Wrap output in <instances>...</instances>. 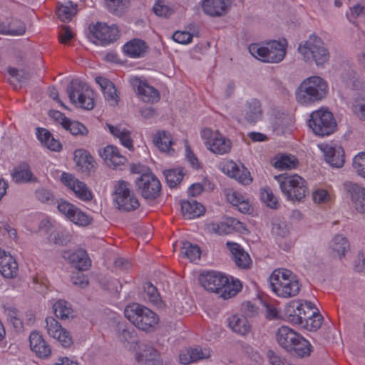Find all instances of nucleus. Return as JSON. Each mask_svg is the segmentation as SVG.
Wrapping results in <instances>:
<instances>
[{"instance_id": "1", "label": "nucleus", "mask_w": 365, "mask_h": 365, "mask_svg": "<svg viewBox=\"0 0 365 365\" xmlns=\"http://www.w3.org/2000/svg\"><path fill=\"white\" fill-rule=\"evenodd\" d=\"M199 282L205 289L219 294L224 299L235 297L242 288L239 280L230 281L226 275L215 271L201 273Z\"/></svg>"}, {"instance_id": "2", "label": "nucleus", "mask_w": 365, "mask_h": 365, "mask_svg": "<svg viewBox=\"0 0 365 365\" xmlns=\"http://www.w3.org/2000/svg\"><path fill=\"white\" fill-rule=\"evenodd\" d=\"M269 282L273 293L282 298L295 297L300 291L301 285L297 277L287 269H274L269 278Z\"/></svg>"}, {"instance_id": "3", "label": "nucleus", "mask_w": 365, "mask_h": 365, "mask_svg": "<svg viewBox=\"0 0 365 365\" xmlns=\"http://www.w3.org/2000/svg\"><path fill=\"white\" fill-rule=\"evenodd\" d=\"M327 82L319 76H311L302 81L296 91L297 102L303 105L322 100L327 92Z\"/></svg>"}, {"instance_id": "4", "label": "nucleus", "mask_w": 365, "mask_h": 365, "mask_svg": "<svg viewBox=\"0 0 365 365\" xmlns=\"http://www.w3.org/2000/svg\"><path fill=\"white\" fill-rule=\"evenodd\" d=\"M124 314L133 325L145 331L154 330L159 322V317L156 313L137 303L125 307Z\"/></svg>"}, {"instance_id": "5", "label": "nucleus", "mask_w": 365, "mask_h": 365, "mask_svg": "<svg viewBox=\"0 0 365 365\" xmlns=\"http://www.w3.org/2000/svg\"><path fill=\"white\" fill-rule=\"evenodd\" d=\"M287 41L282 42L271 41L264 46L252 43L249 46L250 53L257 59L267 63H278L282 61L286 53Z\"/></svg>"}, {"instance_id": "6", "label": "nucleus", "mask_w": 365, "mask_h": 365, "mask_svg": "<svg viewBox=\"0 0 365 365\" xmlns=\"http://www.w3.org/2000/svg\"><path fill=\"white\" fill-rule=\"evenodd\" d=\"M282 194L290 201H301L308 193L307 182L301 176L282 175L277 177Z\"/></svg>"}, {"instance_id": "7", "label": "nucleus", "mask_w": 365, "mask_h": 365, "mask_svg": "<svg viewBox=\"0 0 365 365\" xmlns=\"http://www.w3.org/2000/svg\"><path fill=\"white\" fill-rule=\"evenodd\" d=\"M298 51L305 61H314L317 66L327 62L329 56L324 42L320 38L314 35L310 36L307 41L299 44Z\"/></svg>"}, {"instance_id": "8", "label": "nucleus", "mask_w": 365, "mask_h": 365, "mask_svg": "<svg viewBox=\"0 0 365 365\" xmlns=\"http://www.w3.org/2000/svg\"><path fill=\"white\" fill-rule=\"evenodd\" d=\"M71 102L77 107L91 110L94 107L93 91L86 83L73 80L67 88Z\"/></svg>"}, {"instance_id": "9", "label": "nucleus", "mask_w": 365, "mask_h": 365, "mask_svg": "<svg viewBox=\"0 0 365 365\" xmlns=\"http://www.w3.org/2000/svg\"><path fill=\"white\" fill-rule=\"evenodd\" d=\"M308 125L316 135L325 136L334 133L336 123L331 112L321 108L311 113Z\"/></svg>"}, {"instance_id": "10", "label": "nucleus", "mask_w": 365, "mask_h": 365, "mask_svg": "<svg viewBox=\"0 0 365 365\" xmlns=\"http://www.w3.org/2000/svg\"><path fill=\"white\" fill-rule=\"evenodd\" d=\"M201 137L208 150L215 154L223 155L231 149V142L218 131H212L210 128H204L201 131Z\"/></svg>"}, {"instance_id": "11", "label": "nucleus", "mask_w": 365, "mask_h": 365, "mask_svg": "<svg viewBox=\"0 0 365 365\" xmlns=\"http://www.w3.org/2000/svg\"><path fill=\"white\" fill-rule=\"evenodd\" d=\"M57 208L67 220L78 226L85 227L91 222V217L86 213L66 200H59Z\"/></svg>"}, {"instance_id": "12", "label": "nucleus", "mask_w": 365, "mask_h": 365, "mask_svg": "<svg viewBox=\"0 0 365 365\" xmlns=\"http://www.w3.org/2000/svg\"><path fill=\"white\" fill-rule=\"evenodd\" d=\"M135 185L141 195L146 199L156 198L161 190L160 181L155 175L150 173L141 175L135 180Z\"/></svg>"}, {"instance_id": "13", "label": "nucleus", "mask_w": 365, "mask_h": 365, "mask_svg": "<svg viewBox=\"0 0 365 365\" xmlns=\"http://www.w3.org/2000/svg\"><path fill=\"white\" fill-rule=\"evenodd\" d=\"M115 195V201L120 210L132 211L137 209L140 205L138 199L130 193L128 184L124 181L118 182Z\"/></svg>"}, {"instance_id": "14", "label": "nucleus", "mask_w": 365, "mask_h": 365, "mask_svg": "<svg viewBox=\"0 0 365 365\" xmlns=\"http://www.w3.org/2000/svg\"><path fill=\"white\" fill-rule=\"evenodd\" d=\"M89 30L92 36L103 44L113 42L119 37V30L115 24L109 26L106 24L97 22L90 25Z\"/></svg>"}, {"instance_id": "15", "label": "nucleus", "mask_w": 365, "mask_h": 365, "mask_svg": "<svg viewBox=\"0 0 365 365\" xmlns=\"http://www.w3.org/2000/svg\"><path fill=\"white\" fill-rule=\"evenodd\" d=\"M129 82L143 101L154 103L160 100L158 91L150 86L145 80L134 76L130 78Z\"/></svg>"}, {"instance_id": "16", "label": "nucleus", "mask_w": 365, "mask_h": 365, "mask_svg": "<svg viewBox=\"0 0 365 365\" xmlns=\"http://www.w3.org/2000/svg\"><path fill=\"white\" fill-rule=\"evenodd\" d=\"M46 328L48 334L57 340L63 347H69L73 344V339L69 331L63 328L53 317L46 319Z\"/></svg>"}, {"instance_id": "17", "label": "nucleus", "mask_w": 365, "mask_h": 365, "mask_svg": "<svg viewBox=\"0 0 365 365\" xmlns=\"http://www.w3.org/2000/svg\"><path fill=\"white\" fill-rule=\"evenodd\" d=\"M62 183L73 191L75 195L83 201H89L92 199L93 195L86 185L79 181L73 175L68 173H63L61 176Z\"/></svg>"}, {"instance_id": "18", "label": "nucleus", "mask_w": 365, "mask_h": 365, "mask_svg": "<svg viewBox=\"0 0 365 365\" xmlns=\"http://www.w3.org/2000/svg\"><path fill=\"white\" fill-rule=\"evenodd\" d=\"M311 305V302L292 301L284 307L283 312L284 317L287 322L299 325L302 324V319L305 317L307 310H308L307 307H310Z\"/></svg>"}, {"instance_id": "19", "label": "nucleus", "mask_w": 365, "mask_h": 365, "mask_svg": "<svg viewBox=\"0 0 365 365\" xmlns=\"http://www.w3.org/2000/svg\"><path fill=\"white\" fill-rule=\"evenodd\" d=\"M222 171L243 185H249L252 178L250 171L242 165L240 167L232 160H225L222 164Z\"/></svg>"}, {"instance_id": "20", "label": "nucleus", "mask_w": 365, "mask_h": 365, "mask_svg": "<svg viewBox=\"0 0 365 365\" xmlns=\"http://www.w3.org/2000/svg\"><path fill=\"white\" fill-rule=\"evenodd\" d=\"M0 274L6 279H14L19 274V264L10 252L0 248Z\"/></svg>"}, {"instance_id": "21", "label": "nucleus", "mask_w": 365, "mask_h": 365, "mask_svg": "<svg viewBox=\"0 0 365 365\" xmlns=\"http://www.w3.org/2000/svg\"><path fill=\"white\" fill-rule=\"evenodd\" d=\"M262 110L259 101L255 98L247 101L237 120L240 123L254 124L262 118Z\"/></svg>"}, {"instance_id": "22", "label": "nucleus", "mask_w": 365, "mask_h": 365, "mask_svg": "<svg viewBox=\"0 0 365 365\" xmlns=\"http://www.w3.org/2000/svg\"><path fill=\"white\" fill-rule=\"evenodd\" d=\"M100 155L104 160L106 165L113 169L121 170L127 162L125 156L120 154L117 147L107 145L101 152Z\"/></svg>"}, {"instance_id": "23", "label": "nucleus", "mask_w": 365, "mask_h": 365, "mask_svg": "<svg viewBox=\"0 0 365 365\" xmlns=\"http://www.w3.org/2000/svg\"><path fill=\"white\" fill-rule=\"evenodd\" d=\"M326 162L334 168H341L344 163V150L341 146L322 144L319 146Z\"/></svg>"}, {"instance_id": "24", "label": "nucleus", "mask_w": 365, "mask_h": 365, "mask_svg": "<svg viewBox=\"0 0 365 365\" xmlns=\"http://www.w3.org/2000/svg\"><path fill=\"white\" fill-rule=\"evenodd\" d=\"M63 257L79 271L87 270L91 266V261L86 251L83 249H78L72 252H64Z\"/></svg>"}, {"instance_id": "25", "label": "nucleus", "mask_w": 365, "mask_h": 365, "mask_svg": "<svg viewBox=\"0 0 365 365\" xmlns=\"http://www.w3.org/2000/svg\"><path fill=\"white\" fill-rule=\"evenodd\" d=\"M210 356V350L209 349L196 346L182 350L179 355V360L181 364L188 365L199 360L207 359Z\"/></svg>"}, {"instance_id": "26", "label": "nucleus", "mask_w": 365, "mask_h": 365, "mask_svg": "<svg viewBox=\"0 0 365 365\" xmlns=\"http://www.w3.org/2000/svg\"><path fill=\"white\" fill-rule=\"evenodd\" d=\"M30 348L36 355L41 359L48 358L51 354V346L46 342L42 335L34 331L29 336Z\"/></svg>"}, {"instance_id": "27", "label": "nucleus", "mask_w": 365, "mask_h": 365, "mask_svg": "<svg viewBox=\"0 0 365 365\" xmlns=\"http://www.w3.org/2000/svg\"><path fill=\"white\" fill-rule=\"evenodd\" d=\"M230 4L227 0H203L202 9L205 14L210 16H221L229 10Z\"/></svg>"}, {"instance_id": "28", "label": "nucleus", "mask_w": 365, "mask_h": 365, "mask_svg": "<svg viewBox=\"0 0 365 365\" xmlns=\"http://www.w3.org/2000/svg\"><path fill=\"white\" fill-rule=\"evenodd\" d=\"M74 160L78 169L83 173L89 174L96 168V163L94 158L85 150H75Z\"/></svg>"}, {"instance_id": "29", "label": "nucleus", "mask_w": 365, "mask_h": 365, "mask_svg": "<svg viewBox=\"0 0 365 365\" xmlns=\"http://www.w3.org/2000/svg\"><path fill=\"white\" fill-rule=\"evenodd\" d=\"M95 80L96 82L100 86L103 96L108 103L112 106L118 105L119 101V96L117 94V90L113 82L101 76H97Z\"/></svg>"}, {"instance_id": "30", "label": "nucleus", "mask_w": 365, "mask_h": 365, "mask_svg": "<svg viewBox=\"0 0 365 365\" xmlns=\"http://www.w3.org/2000/svg\"><path fill=\"white\" fill-rule=\"evenodd\" d=\"M306 315L304 319H302V324L299 326L309 331H316L320 328L322 324L323 317L317 312L314 305L312 303L310 307H307Z\"/></svg>"}, {"instance_id": "31", "label": "nucleus", "mask_w": 365, "mask_h": 365, "mask_svg": "<svg viewBox=\"0 0 365 365\" xmlns=\"http://www.w3.org/2000/svg\"><path fill=\"white\" fill-rule=\"evenodd\" d=\"M226 245L230 251L236 265L241 268H247L251 264V259L242 247L239 244L232 242H227Z\"/></svg>"}, {"instance_id": "32", "label": "nucleus", "mask_w": 365, "mask_h": 365, "mask_svg": "<svg viewBox=\"0 0 365 365\" xmlns=\"http://www.w3.org/2000/svg\"><path fill=\"white\" fill-rule=\"evenodd\" d=\"M148 49L146 43L138 38H133L124 44L123 51L125 54L133 58L143 56Z\"/></svg>"}, {"instance_id": "33", "label": "nucleus", "mask_w": 365, "mask_h": 365, "mask_svg": "<svg viewBox=\"0 0 365 365\" xmlns=\"http://www.w3.org/2000/svg\"><path fill=\"white\" fill-rule=\"evenodd\" d=\"M11 175L12 180L16 183H25L36 180L29 165L25 162L14 167Z\"/></svg>"}, {"instance_id": "34", "label": "nucleus", "mask_w": 365, "mask_h": 365, "mask_svg": "<svg viewBox=\"0 0 365 365\" xmlns=\"http://www.w3.org/2000/svg\"><path fill=\"white\" fill-rule=\"evenodd\" d=\"M349 191L354 209L359 213L365 214V188L353 184L350 186Z\"/></svg>"}, {"instance_id": "35", "label": "nucleus", "mask_w": 365, "mask_h": 365, "mask_svg": "<svg viewBox=\"0 0 365 365\" xmlns=\"http://www.w3.org/2000/svg\"><path fill=\"white\" fill-rule=\"evenodd\" d=\"M153 143L162 152L173 155L175 151L172 148L173 138L170 133L161 130L153 137Z\"/></svg>"}, {"instance_id": "36", "label": "nucleus", "mask_w": 365, "mask_h": 365, "mask_svg": "<svg viewBox=\"0 0 365 365\" xmlns=\"http://www.w3.org/2000/svg\"><path fill=\"white\" fill-rule=\"evenodd\" d=\"M181 211L185 218L193 219L202 215L205 207L195 200H187L181 202Z\"/></svg>"}, {"instance_id": "37", "label": "nucleus", "mask_w": 365, "mask_h": 365, "mask_svg": "<svg viewBox=\"0 0 365 365\" xmlns=\"http://www.w3.org/2000/svg\"><path fill=\"white\" fill-rule=\"evenodd\" d=\"M300 334L287 326H282L277 332V340L279 344L287 350Z\"/></svg>"}, {"instance_id": "38", "label": "nucleus", "mask_w": 365, "mask_h": 365, "mask_svg": "<svg viewBox=\"0 0 365 365\" xmlns=\"http://www.w3.org/2000/svg\"><path fill=\"white\" fill-rule=\"evenodd\" d=\"M36 134L37 139L48 149L52 151H60L61 150V143L55 139L48 130L38 128Z\"/></svg>"}, {"instance_id": "39", "label": "nucleus", "mask_w": 365, "mask_h": 365, "mask_svg": "<svg viewBox=\"0 0 365 365\" xmlns=\"http://www.w3.org/2000/svg\"><path fill=\"white\" fill-rule=\"evenodd\" d=\"M228 201L237 207L242 213H250L252 207L245 196L238 191H232L227 195Z\"/></svg>"}, {"instance_id": "40", "label": "nucleus", "mask_w": 365, "mask_h": 365, "mask_svg": "<svg viewBox=\"0 0 365 365\" xmlns=\"http://www.w3.org/2000/svg\"><path fill=\"white\" fill-rule=\"evenodd\" d=\"M229 327L235 333L244 336L250 331V324L243 316L234 315L229 319Z\"/></svg>"}, {"instance_id": "41", "label": "nucleus", "mask_w": 365, "mask_h": 365, "mask_svg": "<svg viewBox=\"0 0 365 365\" xmlns=\"http://www.w3.org/2000/svg\"><path fill=\"white\" fill-rule=\"evenodd\" d=\"M287 351L302 358L310 354L312 351V346L309 341L299 335L293 345H291V347H289Z\"/></svg>"}, {"instance_id": "42", "label": "nucleus", "mask_w": 365, "mask_h": 365, "mask_svg": "<svg viewBox=\"0 0 365 365\" xmlns=\"http://www.w3.org/2000/svg\"><path fill=\"white\" fill-rule=\"evenodd\" d=\"M119 329L121 330V331L118 334V339L130 350H135V348L138 344V341L134 329L123 328L121 325L120 326Z\"/></svg>"}, {"instance_id": "43", "label": "nucleus", "mask_w": 365, "mask_h": 365, "mask_svg": "<svg viewBox=\"0 0 365 365\" xmlns=\"http://www.w3.org/2000/svg\"><path fill=\"white\" fill-rule=\"evenodd\" d=\"M110 133L115 138H118L120 143L126 148L131 150L133 148V141L130 137V132L120 126H113L107 124Z\"/></svg>"}, {"instance_id": "44", "label": "nucleus", "mask_w": 365, "mask_h": 365, "mask_svg": "<svg viewBox=\"0 0 365 365\" xmlns=\"http://www.w3.org/2000/svg\"><path fill=\"white\" fill-rule=\"evenodd\" d=\"M26 31L24 23L19 19L12 20L8 25L0 24V34L10 36H21Z\"/></svg>"}, {"instance_id": "45", "label": "nucleus", "mask_w": 365, "mask_h": 365, "mask_svg": "<svg viewBox=\"0 0 365 365\" xmlns=\"http://www.w3.org/2000/svg\"><path fill=\"white\" fill-rule=\"evenodd\" d=\"M136 360L139 363H143V365H163L158 351L153 349L144 350V353H137Z\"/></svg>"}, {"instance_id": "46", "label": "nucleus", "mask_w": 365, "mask_h": 365, "mask_svg": "<svg viewBox=\"0 0 365 365\" xmlns=\"http://www.w3.org/2000/svg\"><path fill=\"white\" fill-rule=\"evenodd\" d=\"M76 11L77 5L71 1H68L65 4L57 6L56 15L61 21L68 22L72 19Z\"/></svg>"}, {"instance_id": "47", "label": "nucleus", "mask_w": 365, "mask_h": 365, "mask_svg": "<svg viewBox=\"0 0 365 365\" xmlns=\"http://www.w3.org/2000/svg\"><path fill=\"white\" fill-rule=\"evenodd\" d=\"M180 253L183 257L189 259L190 262H196L200 258L201 250L197 245L185 241L182 244Z\"/></svg>"}, {"instance_id": "48", "label": "nucleus", "mask_w": 365, "mask_h": 365, "mask_svg": "<svg viewBox=\"0 0 365 365\" xmlns=\"http://www.w3.org/2000/svg\"><path fill=\"white\" fill-rule=\"evenodd\" d=\"M53 312L57 318L66 319L73 317V309L68 302L58 300L53 305Z\"/></svg>"}, {"instance_id": "49", "label": "nucleus", "mask_w": 365, "mask_h": 365, "mask_svg": "<svg viewBox=\"0 0 365 365\" xmlns=\"http://www.w3.org/2000/svg\"><path fill=\"white\" fill-rule=\"evenodd\" d=\"M330 246L333 251L337 253L339 258L344 257L346 252L349 249L348 240L341 235H337L333 238Z\"/></svg>"}, {"instance_id": "50", "label": "nucleus", "mask_w": 365, "mask_h": 365, "mask_svg": "<svg viewBox=\"0 0 365 365\" xmlns=\"http://www.w3.org/2000/svg\"><path fill=\"white\" fill-rule=\"evenodd\" d=\"M8 73L11 76L10 83L14 85V89L20 88L29 78L28 73L24 71L15 68L9 67Z\"/></svg>"}, {"instance_id": "51", "label": "nucleus", "mask_w": 365, "mask_h": 365, "mask_svg": "<svg viewBox=\"0 0 365 365\" xmlns=\"http://www.w3.org/2000/svg\"><path fill=\"white\" fill-rule=\"evenodd\" d=\"M185 173L182 168L170 169L164 171V175L170 187H176L182 180Z\"/></svg>"}, {"instance_id": "52", "label": "nucleus", "mask_w": 365, "mask_h": 365, "mask_svg": "<svg viewBox=\"0 0 365 365\" xmlns=\"http://www.w3.org/2000/svg\"><path fill=\"white\" fill-rule=\"evenodd\" d=\"M297 163L298 160L294 155H282L276 158L274 165L279 170H286L296 168Z\"/></svg>"}, {"instance_id": "53", "label": "nucleus", "mask_w": 365, "mask_h": 365, "mask_svg": "<svg viewBox=\"0 0 365 365\" xmlns=\"http://www.w3.org/2000/svg\"><path fill=\"white\" fill-rule=\"evenodd\" d=\"M105 4L110 13L120 15L129 6L130 0H105Z\"/></svg>"}, {"instance_id": "54", "label": "nucleus", "mask_w": 365, "mask_h": 365, "mask_svg": "<svg viewBox=\"0 0 365 365\" xmlns=\"http://www.w3.org/2000/svg\"><path fill=\"white\" fill-rule=\"evenodd\" d=\"M63 128L74 135H86L88 133L87 128L83 124L76 120H71L69 118L66 122H64Z\"/></svg>"}, {"instance_id": "55", "label": "nucleus", "mask_w": 365, "mask_h": 365, "mask_svg": "<svg viewBox=\"0 0 365 365\" xmlns=\"http://www.w3.org/2000/svg\"><path fill=\"white\" fill-rule=\"evenodd\" d=\"M260 196L262 200L266 204L267 206L276 209L278 207V199L273 194L272 190L269 187H264L261 190Z\"/></svg>"}, {"instance_id": "56", "label": "nucleus", "mask_w": 365, "mask_h": 365, "mask_svg": "<svg viewBox=\"0 0 365 365\" xmlns=\"http://www.w3.org/2000/svg\"><path fill=\"white\" fill-rule=\"evenodd\" d=\"M312 198L316 203L325 204L332 201L333 195L327 190L319 188L313 192Z\"/></svg>"}, {"instance_id": "57", "label": "nucleus", "mask_w": 365, "mask_h": 365, "mask_svg": "<svg viewBox=\"0 0 365 365\" xmlns=\"http://www.w3.org/2000/svg\"><path fill=\"white\" fill-rule=\"evenodd\" d=\"M355 73L353 71L346 73L342 76L343 81L346 86L353 90H361L364 88V83L357 78H355Z\"/></svg>"}, {"instance_id": "58", "label": "nucleus", "mask_w": 365, "mask_h": 365, "mask_svg": "<svg viewBox=\"0 0 365 365\" xmlns=\"http://www.w3.org/2000/svg\"><path fill=\"white\" fill-rule=\"evenodd\" d=\"M353 168L359 175L365 179V153H360L354 158Z\"/></svg>"}, {"instance_id": "59", "label": "nucleus", "mask_w": 365, "mask_h": 365, "mask_svg": "<svg viewBox=\"0 0 365 365\" xmlns=\"http://www.w3.org/2000/svg\"><path fill=\"white\" fill-rule=\"evenodd\" d=\"M143 287L146 294V299L153 304H158L160 301V294L156 287L150 282L145 283Z\"/></svg>"}, {"instance_id": "60", "label": "nucleus", "mask_w": 365, "mask_h": 365, "mask_svg": "<svg viewBox=\"0 0 365 365\" xmlns=\"http://www.w3.org/2000/svg\"><path fill=\"white\" fill-rule=\"evenodd\" d=\"M153 11L160 16H168L172 14V9L164 4L163 0H158L153 7Z\"/></svg>"}, {"instance_id": "61", "label": "nucleus", "mask_w": 365, "mask_h": 365, "mask_svg": "<svg viewBox=\"0 0 365 365\" xmlns=\"http://www.w3.org/2000/svg\"><path fill=\"white\" fill-rule=\"evenodd\" d=\"M173 39L180 44H188L192 40V35L185 31H177L173 35Z\"/></svg>"}, {"instance_id": "62", "label": "nucleus", "mask_w": 365, "mask_h": 365, "mask_svg": "<svg viewBox=\"0 0 365 365\" xmlns=\"http://www.w3.org/2000/svg\"><path fill=\"white\" fill-rule=\"evenodd\" d=\"M364 14L365 7L359 4H357L350 9L349 12L346 13V17L350 21L354 23V19L361 15H364Z\"/></svg>"}, {"instance_id": "63", "label": "nucleus", "mask_w": 365, "mask_h": 365, "mask_svg": "<svg viewBox=\"0 0 365 365\" xmlns=\"http://www.w3.org/2000/svg\"><path fill=\"white\" fill-rule=\"evenodd\" d=\"M58 37L61 43H67L73 38V33L68 26H64L60 29Z\"/></svg>"}, {"instance_id": "64", "label": "nucleus", "mask_w": 365, "mask_h": 365, "mask_svg": "<svg viewBox=\"0 0 365 365\" xmlns=\"http://www.w3.org/2000/svg\"><path fill=\"white\" fill-rule=\"evenodd\" d=\"M212 230L218 235H228L232 232V228L227 223L221 222L212 224Z\"/></svg>"}]
</instances>
